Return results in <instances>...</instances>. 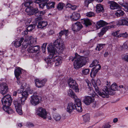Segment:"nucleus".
Wrapping results in <instances>:
<instances>
[{"mask_svg":"<svg viewBox=\"0 0 128 128\" xmlns=\"http://www.w3.org/2000/svg\"><path fill=\"white\" fill-rule=\"evenodd\" d=\"M93 1V0H86L84 1L85 6L88 7L89 4Z\"/></svg>","mask_w":128,"mask_h":128,"instance_id":"nucleus-49","label":"nucleus"},{"mask_svg":"<svg viewBox=\"0 0 128 128\" xmlns=\"http://www.w3.org/2000/svg\"><path fill=\"white\" fill-rule=\"evenodd\" d=\"M47 81V80L46 79H44L43 80H42L41 81H40V82H41V83L42 84L43 86H44L46 82Z\"/></svg>","mask_w":128,"mask_h":128,"instance_id":"nucleus-58","label":"nucleus"},{"mask_svg":"<svg viewBox=\"0 0 128 128\" xmlns=\"http://www.w3.org/2000/svg\"><path fill=\"white\" fill-rule=\"evenodd\" d=\"M124 26H128V18H124Z\"/></svg>","mask_w":128,"mask_h":128,"instance_id":"nucleus-56","label":"nucleus"},{"mask_svg":"<svg viewBox=\"0 0 128 128\" xmlns=\"http://www.w3.org/2000/svg\"><path fill=\"white\" fill-rule=\"evenodd\" d=\"M122 58L123 60L128 62V54L122 55Z\"/></svg>","mask_w":128,"mask_h":128,"instance_id":"nucleus-47","label":"nucleus"},{"mask_svg":"<svg viewBox=\"0 0 128 128\" xmlns=\"http://www.w3.org/2000/svg\"><path fill=\"white\" fill-rule=\"evenodd\" d=\"M100 68L101 66L99 65L96 66V67L92 68L90 74L91 77L92 78H94Z\"/></svg>","mask_w":128,"mask_h":128,"instance_id":"nucleus-13","label":"nucleus"},{"mask_svg":"<svg viewBox=\"0 0 128 128\" xmlns=\"http://www.w3.org/2000/svg\"><path fill=\"white\" fill-rule=\"evenodd\" d=\"M32 3V0H28L27 2L25 3L24 6L27 7V8L30 7V6H32L31 5Z\"/></svg>","mask_w":128,"mask_h":128,"instance_id":"nucleus-37","label":"nucleus"},{"mask_svg":"<svg viewBox=\"0 0 128 128\" xmlns=\"http://www.w3.org/2000/svg\"><path fill=\"white\" fill-rule=\"evenodd\" d=\"M64 6V4L62 2L58 4L57 8L59 10H61L63 9Z\"/></svg>","mask_w":128,"mask_h":128,"instance_id":"nucleus-39","label":"nucleus"},{"mask_svg":"<svg viewBox=\"0 0 128 128\" xmlns=\"http://www.w3.org/2000/svg\"><path fill=\"white\" fill-rule=\"evenodd\" d=\"M96 11L97 13H99L101 12H104V9L102 5L98 4L96 5Z\"/></svg>","mask_w":128,"mask_h":128,"instance_id":"nucleus-23","label":"nucleus"},{"mask_svg":"<svg viewBox=\"0 0 128 128\" xmlns=\"http://www.w3.org/2000/svg\"><path fill=\"white\" fill-rule=\"evenodd\" d=\"M120 30H117L115 32H113L112 33V35L114 36H116L117 38H120L119 36L120 34H118L119 33Z\"/></svg>","mask_w":128,"mask_h":128,"instance_id":"nucleus-44","label":"nucleus"},{"mask_svg":"<svg viewBox=\"0 0 128 128\" xmlns=\"http://www.w3.org/2000/svg\"><path fill=\"white\" fill-rule=\"evenodd\" d=\"M77 7L75 5H72L71 8V9L73 10H75L77 8Z\"/></svg>","mask_w":128,"mask_h":128,"instance_id":"nucleus-60","label":"nucleus"},{"mask_svg":"<svg viewBox=\"0 0 128 128\" xmlns=\"http://www.w3.org/2000/svg\"><path fill=\"white\" fill-rule=\"evenodd\" d=\"M76 106L72 102H69L68 104L66 111L69 114H70L76 109Z\"/></svg>","mask_w":128,"mask_h":128,"instance_id":"nucleus-14","label":"nucleus"},{"mask_svg":"<svg viewBox=\"0 0 128 128\" xmlns=\"http://www.w3.org/2000/svg\"><path fill=\"white\" fill-rule=\"evenodd\" d=\"M74 83L71 85H69V86L70 88H72L76 92H78L79 90L78 87V84L76 82L74 81Z\"/></svg>","mask_w":128,"mask_h":128,"instance_id":"nucleus-25","label":"nucleus"},{"mask_svg":"<svg viewBox=\"0 0 128 128\" xmlns=\"http://www.w3.org/2000/svg\"><path fill=\"white\" fill-rule=\"evenodd\" d=\"M34 81L36 86L37 87L40 88L43 86L41 82L38 79H36Z\"/></svg>","mask_w":128,"mask_h":128,"instance_id":"nucleus-32","label":"nucleus"},{"mask_svg":"<svg viewBox=\"0 0 128 128\" xmlns=\"http://www.w3.org/2000/svg\"><path fill=\"white\" fill-rule=\"evenodd\" d=\"M110 8L111 10L118 9L119 8V5L114 1L110 2Z\"/></svg>","mask_w":128,"mask_h":128,"instance_id":"nucleus-22","label":"nucleus"},{"mask_svg":"<svg viewBox=\"0 0 128 128\" xmlns=\"http://www.w3.org/2000/svg\"><path fill=\"white\" fill-rule=\"evenodd\" d=\"M108 24V23L103 20H100L97 23L96 25V27L97 29H98L101 27L104 26Z\"/></svg>","mask_w":128,"mask_h":128,"instance_id":"nucleus-20","label":"nucleus"},{"mask_svg":"<svg viewBox=\"0 0 128 128\" xmlns=\"http://www.w3.org/2000/svg\"><path fill=\"white\" fill-rule=\"evenodd\" d=\"M88 59V58L83 56L78 58H76L75 56L74 58L70 56L69 58V60H71L72 62L74 60V68L76 70H78L85 65Z\"/></svg>","mask_w":128,"mask_h":128,"instance_id":"nucleus-5","label":"nucleus"},{"mask_svg":"<svg viewBox=\"0 0 128 128\" xmlns=\"http://www.w3.org/2000/svg\"><path fill=\"white\" fill-rule=\"evenodd\" d=\"M48 1V0H36L34 2L38 4L41 3L39 4L38 5L40 8H43L47 4V2Z\"/></svg>","mask_w":128,"mask_h":128,"instance_id":"nucleus-15","label":"nucleus"},{"mask_svg":"<svg viewBox=\"0 0 128 128\" xmlns=\"http://www.w3.org/2000/svg\"><path fill=\"white\" fill-rule=\"evenodd\" d=\"M98 60H94L90 65V67L92 68L94 66H95L94 67H96L98 65H100V64H98Z\"/></svg>","mask_w":128,"mask_h":128,"instance_id":"nucleus-35","label":"nucleus"},{"mask_svg":"<svg viewBox=\"0 0 128 128\" xmlns=\"http://www.w3.org/2000/svg\"><path fill=\"white\" fill-rule=\"evenodd\" d=\"M68 94L69 96L74 99H76L77 96H76L74 93L73 92L71 89H70L68 92Z\"/></svg>","mask_w":128,"mask_h":128,"instance_id":"nucleus-28","label":"nucleus"},{"mask_svg":"<svg viewBox=\"0 0 128 128\" xmlns=\"http://www.w3.org/2000/svg\"><path fill=\"white\" fill-rule=\"evenodd\" d=\"M89 72L90 70L88 68H86L82 70V74L84 75H86L89 74Z\"/></svg>","mask_w":128,"mask_h":128,"instance_id":"nucleus-42","label":"nucleus"},{"mask_svg":"<svg viewBox=\"0 0 128 128\" xmlns=\"http://www.w3.org/2000/svg\"><path fill=\"white\" fill-rule=\"evenodd\" d=\"M104 44H98L96 46V50L100 51L103 48V45Z\"/></svg>","mask_w":128,"mask_h":128,"instance_id":"nucleus-46","label":"nucleus"},{"mask_svg":"<svg viewBox=\"0 0 128 128\" xmlns=\"http://www.w3.org/2000/svg\"><path fill=\"white\" fill-rule=\"evenodd\" d=\"M24 39V38H22L20 40H18L15 41L14 43V46L16 48H18L20 46Z\"/></svg>","mask_w":128,"mask_h":128,"instance_id":"nucleus-24","label":"nucleus"},{"mask_svg":"<svg viewBox=\"0 0 128 128\" xmlns=\"http://www.w3.org/2000/svg\"><path fill=\"white\" fill-rule=\"evenodd\" d=\"M82 27V25L80 22H77L72 24V30L74 32H77L81 29Z\"/></svg>","mask_w":128,"mask_h":128,"instance_id":"nucleus-12","label":"nucleus"},{"mask_svg":"<svg viewBox=\"0 0 128 128\" xmlns=\"http://www.w3.org/2000/svg\"><path fill=\"white\" fill-rule=\"evenodd\" d=\"M83 102L86 105H90L94 101V98L88 96H84V98Z\"/></svg>","mask_w":128,"mask_h":128,"instance_id":"nucleus-10","label":"nucleus"},{"mask_svg":"<svg viewBox=\"0 0 128 128\" xmlns=\"http://www.w3.org/2000/svg\"><path fill=\"white\" fill-rule=\"evenodd\" d=\"M34 15H35L36 16H41V14L40 13V12L39 11H38V9H37V10H36V12H34Z\"/></svg>","mask_w":128,"mask_h":128,"instance_id":"nucleus-55","label":"nucleus"},{"mask_svg":"<svg viewBox=\"0 0 128 128\" xmlns=\"http://www.w3.org/2000/svg\"><path fill=\"white\" fill-rule=\"evenodd\" d=\"M86 90L89 94L92 96L93 97H98V96L96 94H95L92 88H87Z\"/></svg>","mask_w":128,"mask_h":128,"instance_id":"nucleus-21","label":"nucleus"},{"mask_svg":"<svg viewBox=\"0 0 128 128\" xmlns=\"http://www.w3.org/2000/svg\"><path fill=\"white\" fill-rule=\"evenodd\" d=\"M21 69L20 68H17L15 69L14 73L16 77H19V76L22 74Z\"/></svg>","mask_w":128,"mask_h":128,"instance_id":"nucleus-26","label":"nucleus"},{"mask_svg":"<svg viewBox=\"0 0 128 128\" xmlns=\"http://www.w3.org/2000/svg\"><path fill=\"white\" fill-rule=\"evenodd\" d=\"M72 5L70 3H68L66 6V8H71V6H72Z\"/></svg>","mask_w":128,"mask_h":128,"instance_id":"nucleus-61","label":"nucleus"},{"mask_svg":"<svg viewBox=\"0 0 128 128\" xmlns=\"http://www.w3.org/2000/svg\"><path fill=\"white\" fill-rule=\"evenodd\" d=\"M86 15L88 17H91L95 16V14L93 12H90L86 14Z\"/></svg>","mask_w":128,"mask_h":128,"instance_id":"nucleus-43","label":"nucleus"},{"mask_svg":"<svg viewBox=\"0 0 128 128\" xmlns=\"http://www.w3.org/2000/svg\"><path fill=\"white\" fill-rule=\"evenodd\" d=\"M74 99L76 105H82L81 100L80 99L78 98L77 97L76 98Z\"/></svg>","mask_w":128,"mask_h":128,"instance_id":"nucleus-45","label":"nucleus"},{"mask_svg":"<svg viewBox=\"0 0 128 128\" xmlns=\"http://www.w3.org/2000/svg\"><path fill=\"white\" fill-rule=\"evenodd\" d=\"M54 33V32L53 30H50L48 32V34L49 35H51Z\"/></svg>","mask_w":128,"mask_h":128,"instance_id":"nucleus-62","label":"nucleus"},{"mask_svg":"<svg viewBox=\"0 0 128 128\" xmlns=\"http://www.w3.org/2000/svg\"><path fill=\"white\" fill-rule=\"evenodd\" d=\"M12 101L10 96L9 94L4 96L2 100V103L3 105V109L9 114H12L14 112V110L9 107L11 105Z\"/></svg>","mask_w":128,"mask_h":128,"instance_id":"nucleus-4","label":"nucleus"},{"mask_svg":"<svg viewBox=\"0 0 128 128\" xmlns=\"http://www.w3.org/2000/svg\"><path fill=\"white\" fill-rule=\"evenodd\" d=\"M80 14L76 12H73L70 16V18L72 21H76L80 18Z\"/></svg>","mask_w":128,"mask_h":128,"instance_id":"nucleus-19","label":"nucleus"},{"mask_svg":"<svg viewBox=\"0 0 128 128\" xmlns=\"http://www.w3.org/2000/svg\"><path fill=\"white\" fill-rule=\"evenodd\" d=\"M76 109L77 111L79 112H81L82 111V109L81 107L82 105H76Z\"/></svg>","mask_w":128,"mask_h":128,"instance_id":"nucleus-48","label":"nucleus"},{"mask_svg":"<svg viewBox=\"0 0 128 128\" xmlns=\"http://www.w3.org/2000/svg\"><path fill=\"white\" fill-rule=\"evenodd\" d=\"M54 119L56 121L58 122L60 121L61 119V116L59 114H56L54 115L53 116Z\"/></svg>","mask_w":128,"mask_h":128,"instance_id":"nucleus-29","label":"nucleus"},{"mask_svg":"<svg viewBox=\"0 0 128 128\" xmlns=\"http://www.w3.org/2000/svg\"><path fill=\"white\" fill-rule=\"evenodd\" d=\"M28 31L27 30H25L24 31L22 32V34L23 36H25V40L26 38L27 39V38L28 40H30V39H31L32 38H33L32 37V36L30 37H28V35H27L28 33Z\"/></svg>","mask_w":128,"mask_h":128,"instance_id":"nucleus-36","label":"nucleus"},{"mask_svg":"<svg viewBox=\"0 0 128 128\" xmlns=\"http://www.w3.org/2000/svg\"><path fill=\"white\" fill-rule=\"evenodd\" d=\"M83 118V120L85 122H87L89 121L90 120V115L88 114H87L82 116Z\"/></svg>","mask_w":128,"mask_h":128,"instance_id":"nucleus-34","label":"nucleus"},{"mask_svg":"<svg viewBox=\"0 0 128 128\" xmlns=\"http://www.w3.org/2000/svg\"><path fill=\"white\" fill-rule=\"evenodd\" d=\"M16 78L17 80V82L18 84L19 85H22L23 83L24 82V81L22 80V78H20L19 77Z\"/></svg>","mask_w":128,"mask_h":128,"instance_id":"nucleus-38","label":"nucleus"},{"mask_svg":"<svg viewBox=\"0 0 128 128\" xmlns=\"http://www.w3.org/2000/svg\"><path fill=\"white\" fill-rule=\"evenodd\" d=\"M47 45V43H44L43 44L42 46V52L44 53L46 51Z\"/></svg>","mask_w":128,"mask_h":128,"instance_id":"nucleus-51","label":"nucleus"},{"mask_svg":"<svg viewBox=\"0 0 128 128\" xmlns=\"http://www.w3.org/2000/svg\"><path fill=\"white\" fill-rule=\"evenodd\" d=\"M35 26L34 24H31L27 27L26 30L28 32L31 31L34 28Z\"/></svg>","mask_w":128,"mask_h":128,"instance_id":"nucleus-40","label":"nucleus"},{"mask_svg":"<svg viewBox=\"0 0 128 128\" xmlns=\"http://www.w3.org/2000/svg\"><path fill=\"white\" fill-rule=\"evenodd\" d=\"M128 37V34L126 32L122 34H120L119 37H122L124 38H126Z\"/></svg>","mask_w":128,"mask_h":128,"instance_id":"nucleus-50","label":"nucleus"},{"mask_svg":"<svg viewBox=\"0 0 128 128\" xmlns=\"http://www.w3.org/2000/svg\"><path fill=\"white\" fill-rule=\"evenodd\" d=\"M55 4V2H48L46 6L48 9H50L52 8H54Z\"/></svg>","mask_w":128,"mask_h":128,"instance_id":"nucleus-31","label":"nucleus"},{"mask_svg":"<svg viewBox=\"0 0 128 128\" xmlns=\"http://www.w3.org/2000/svg\"><path fill=\"white\" fill-rule=\"evenodd\" d=\"M91 82L96 92L99 95L103 98H108L109 96L108 94L112 95L114 94L115 93V91L118 89V86L115 83H113L110 88H108V86L110 85V84L109 83V84L107 82V84H106L108 87L104 86L102 89L103 92H102L99 90V88L98 86L100 85V81L99 79H97L96 81L94 79H92L91 80Z\"/></svg>","mask_w":128,"mask_h":128,"instance_id":"nucleus-2","label":"nucleus"},{"mask_svg":"<svg viewBox=\"0 0 128 128\" xmlns=\"http://www.w3.org/2000/svg\"><path fill=\"white\" fill-rule=\"evenodd\" d=\"M21 103V102L18 101L14 100V104L16 110L18 114L20 115H22V114Z\"/></svg>","mask_w":128,"mask_h":128,"instance_id":"nucleus-9","label":"nucleus"},{"mask_svg":"<svg viewBox=\"0 0 128 128\" xmlns=\"http://www.w3.org/2000/svg\"><path fill=\"white\" fill-rule=\"evenodd\" d=\"M82 24L86 26L91 24V21L88 18H84L82 21Z\"/></svg>","mask_w":128,"mask_h":128,"instance_id":"nucleus-27","label":"nucleus"},{"mask_svg":"<svg viewBox=\"0 0 128 128\" xmlns=\"http://www.w3.org/2000/svg\"><path fill=\"white\" fill-rule=\"evenodd\" d=\"M114 26L113 25L110 26H105V27L103 28L100 32L98 34V36L100 37H101L103 35L104 33L106 32L107 30L108 29L114 27Z\"/></svg>","mask_w":128,"mask_h":128,"instance_id":"nucleus-16","label":"nucleus"},{"mask_svg":"<svg viewBox=\"0 0 128 128\" xmlns=\"http://www.w3.org/2000/svg\"><path fill=\"white\" fill-rule=\"evenodd\" d=\"M68 32V30H61L59 33V36H58L59 38H60V39H60V40H62H62L60 39V38H61V37L62 36V35H63L64 34H65L66 35V34H67ZM57 40V39L56 40Z\"/></svg>","mask_w":128,"mask_h":128,"instance_id":"nucleus-30","label":"nucleus"},{"mask_svg":"<svg viewBox=\"0 0 128 128\" xmlns=\"http://www.w3.org/2000/svg\"><path fill=\"white\" fill-rule=\"evenodd\" d=\"M74 82H76L74 80H73L72 78H70L68 80V84H69V86L70 85H71L72 84L74 83Z\"/></svg>","mask_w":128,"mask_h":128,"instance_id":"nucleus-52","label":"nucleus"},{"mask_svg":"<svg viewBox=\"0 0 128 128\" xmlns=\"http://www.w3.org/2000/svg\"><path fill=\"white\" fill-rule=\"evenodd\" d=\"M36 43V38H32L30 40H28L27 38H26L22 43V47L24 48H28L27 51L28 52H35L40 49L39 46H34Z\"/></svg>","mask_w":128,"mask_h":128,"instance_id":"nucleus-3","label":"nucleus"},{"mask_svg":"<svg viewBox=\"0 0 128 128\" xmlns=\"http://www.w3.org/2000/svg\"><path fill=\"white\" fill-rule=\"evenodd\" d=\"M122 6L124 7L126 10L127 8H128V2H124L122 4Z\"/></svg>","mask_w":128,"mask_h":128,"instance_id":"nucleus-53","label":"nucleus"},{"mask_svg":"<svg viewBox=\"0 0 128 128\" xmlns=\"http://www.w3.org/2000/svg\"><path fill=\"white\" fill-rule=\"evenodd\" d=\"M40 100V97L36 95H33L31 96L30 102L32 105L35 106L39 103Z\"/></svg>","mask_w":128,"mask_h":128,"instance_id":"nucleus-8","label":"nucleus"},{"mask_svg":"<svg viewBox=\"0 0 128 128\" xmlns=\"http://www.w3.org/2000/svg\"><path fill=\"white\" fill-rule=\"evenodd\" d=\"M42 19V18L41 16L37 17L35 19V21L36 23H38L37 26L38 28H44L48 25V23L46 21H40Z\"/></svg>","mask_w":128,"mask_h":128,"instance_id":"nucleus-7","label":"nucleus"},{"mask_svg":"<svg viewBox=\"0 0 128 128\" xmlns=\"http://www.w3.org/2000/svg\"><path fill=\"white\" fill-rule=\"evenodd\" d=\"M86 82L87 84V86H88V88H91L90 87V86H91V84L90 82H89V81L88 80V82L86 81Z\"/></svg>","mask_w":128,"mask_h":128,"instance_id":"nucleus-63","label":"nucleus"},{"mask_svg":"<svg viewBox=\"0 0 128 128\" xmlns=\"http://www.w3.org/2000/svg\"><path fill=\"white\" fill-rule=\"evenodd\" d=\"M22 97L20 100L18 101L21 102V104L24 105V101L26 100L28 97V94L27 92H23L21 94Z\"/></svg>","mask_w":128,"mask_h":128,"instance_id":"nucleus-17","label":"nucleus"},{"mask_svg":"<svg viewBox=\"0 0 128 128\" xmlns=\"http://www.w3.org/2000/svg\"><path fill=\"white\" fill-rule=\"evenodd\" d=\"M124 18H123L118 21L117 24L119 26H124Z\"/></svg>","mask_w":128,"mask_h":128,"instance_id":"nucleus-41","label":"nucleus"},{"mask_svg":"<svg viewBox=\"0 0 128 128\" xmlns=\"http://www.w3.org/2000/svg\"><path fill=\"white\" fill-rule=\"evenodd\" d=\"M36 10H37V8L34 9L32 7L30 6V7L27 8L26 9V11L28 14L31 15L33 14L34 12H35Z\"/></svg>","mask_w":128,"mask_h":128,"instance_id":"nucleus-18","label":"nucleus"},{"mask_svg":"<svg viewBox=\"0 0 128 128\" xmlns=\"http://www.w3.org/2000/svg\"><path fill=\"white\" fill-rule=\"evenodd\" d=\"M108 52H106L104 54V57H106L108 56Z\"/></svg>","mask_w":128,"mask_h":128,"instance_id":"nucleus-64","label":"nucleus"},{"mask_svg":"<svg viewBox=\"0 0 128 128\" xmlns=\"http://www.w3.org/2000/svg\"><path fill=\"white\" fill-rule=\"evenodd\" d=\"M122 47L124 49H126L128 48V46L126 43L124 44L122 46Z\"/></svg>","mask_w":128,"mask_h":128,"instance_id":"nucleus-59","label":"nucleus"},{"mask_svg":"<svg viewBox=\"0 0 128 128\" xmlns=\"http://www.w3.org/2000/svg\"><path fill=\"white\" fill-rule=\"evenodd\" d=\"M124 13L122 11L120 10H118L115 13V14L117 17H119L123 15Z\"/></svg>","mask_w":128,"mask_h":128,"instance_id":"nucleus-33","label":"nucleus"},{"mask_svg":"<svg viewBox=\"0 0 128 128\" xmlns=\"http://www.w3.org/2000/svg\"><path fill=\"white\" fill-rule=\"evenodd\" d=\"M26 126L28 127H31L34 126V125L32 123L30 122H28L27 123Z\"/></svg>","mask_w":128,"mask_h":128,"instance_id":"nucleus-54","label":"nucleus"},{"mask_svg":"<svg viewBox=\"0 0 128 128\" xmlns=\"http://www.w3.org/2000/svg\"><path fill=\"white\" fill-rule=\"evenodd\" d=\"M24 90V88H20L17 90V93L18 94H22Z\"/></svg>","mask_w":128,"mask_h":128,"instance_id":"nucleus-57","label":"nucleus"},{"mask_svg":"<svg viewBox=\"0 0 128 128\" xmlns=\"http://www.w3.org/2000/svg\"><path fill=\"white\" fill-rule=\"evenodd\" d=\"M36 114L44 119L46 118L47 112L46 109L42 107H39L36 110Z\"/></svg>","mask_w":128,"mask_h":128,"instance_id":"nucleus-6","label":"nucleus"},{"mask_svg":"<svg viewBox=\"0 0 128 128\" xmlns=\"http://www.w3.org/2000/svg\"><path fill=\"white\" fill-rule=\"evenodd\" d=\"M64 42L62 40L58 39L56 40L54 42L53 45L52 44H49L47 46L48 52H50L49 58L45 60L48 66L51 67L53 62L52 61L54 60L56 66H60L62 63V58L57 56L56 54H59L64 50Z\"/></svg>","mask_w":128,"mask_h":128,"instance_id":"nucleus-1","label":"nucleus"},{"mask_svg":"<svg viewBox=\"0 0 128 128\" xmlns=\"http://www.w3.org/2000/svg\"><path fill=\"white\" fill-rule=\"evenodd\" d=\"M7 84L6 83H2L0 85V92L2 94H4L8 91Z\"/></svg>","mask_w":128,"mask_h":128,"instance_id":"nucleus-11","label":"nucleus"}]
</instances>
